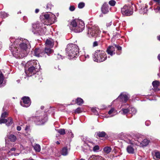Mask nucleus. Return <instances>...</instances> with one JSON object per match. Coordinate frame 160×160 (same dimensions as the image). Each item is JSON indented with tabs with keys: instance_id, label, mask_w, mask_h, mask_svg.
Wrapping results in <instances>:
<instances>
[{
	"instance_id": "nucleus-45",
	"label": "nucleus",
	"mask_w": 160,
	"mask_h": 160,
	"mask_svg": "<svg viewBox=\"0 0 160 160\" xmlns=\"http://www.w3.org/2000/svg\"><path fill=\"white\" fill-rule=\"evenodd\" d=\"M154 10L156 12L160 13V6H158L156 8H154Z\"/></svg>"
},
{
	"instance_id": "nucleus-50",
	"label": "nucleus",
	"mask_w": 160,
	"mask_h": 160,
	"mask_svg": "<svg viewBox=\"0 0 160 160\" xmlns=\"http://www.w3.org/2000/svg\"><path fill=\"white\" fill-rule=\"evenodd\" d=\"M75 9V7L73 6H71L69 8V10L71 11H73Z\"/></svg>"
},
{
	"instance_id": "nucleus-23",
	"label": "nucleus",
	"mask_w": 160,
	"mask_h": 160,
	"mask_svg": "<svg viewBox=\"0 0 160 160\" xmlns=\"http://www.w3.org/2000/svg\"><path fill=\"white\" fill-rule=\"evenodd\" d=\"M117 111L113 108H112L108 112V114L110 115L111 117H112L117 114Z\"/></svg>"
},
{
	"instance_id": "nucleus-42",
	"label": "nucleus",
	"mask_w": 160,
	"mask_h": 160,
	"mask_svg": "<svg viewBox=\"0 0 160 160\" xmlns=\"http://www.w3.org/2000/svg\"><path fill=\"white\" fill-rule=\"evenodd\" d=\"M84 6V3L82 2H81L78 4V7L79 8H82Z\"/></svg>"
},
{
	"instance_id": "nucleus-25",
	"label": "nucleus",
	"mask_w": 160,
	"mask_h": 160,
	"mask_svg": "<svg viewBox=\"0 0 160 160\" xmlns=\"http://www.w3.org/2000/svg\"><path fill=\"white\" fill-rule=\"evenodd\" d=\"M61 154L64 156H67L68 154V150L67 147L63 148L61 151Z\"/></svg>"
},
{
	"instance_id": "nucleus-53",
	"label": "nucleus",
	"mask_w": 160,
	"mask_h": 160,
	"mask_svg": "<svg viewBox=\"0 0 160 160\" xmlns=\"http://www.w3.org/2000/svg\"><path fill=\"white\" fill-rule=\"evenodd\" d=\"M96 156V155H92V156L88 159V160H96V159H95V158H94H94H92V157H93V156Z\"/></svg>"
},
{
	"instance_id": "nucleus-29",
	"label": "nucleus",
	"mask_w": 160,
	"mask_h": 160,
	"mask_svg": "<svg viewBox=\"0 0 160 160\" xmlns=\"http://www.w3.org/2000/svg\"><path fill=\"white\" fill-rule=\"evenodd\" d=\"M130 113L132 114V115L135 114L137 112V110L136 108L134 107H129Z\"/></svg>"
},
{
	"instance_id": "nucleus-41",
	"label": "nucleus",
	"mask_w": 160,
	"mask_h": 160,
	"mask_svg": "<svg viewBox=\"0 0 160 160\" xmlns=\"http://www.w3.org/2000/svg\"><path fill=\"white\" fill-rule=\"evenodd\" d=\"M8 115V113L6 112H4L3 113H2L1 118H5Z\"/></svg>"
},
{
	"instance_id": "nucleus-39",
	"label": "nucleus",
	"mask_w": 160,
	"mask_h": 160,
	"mask_svg": "<svg viewBox=\"0 0 160 160\" xmlns=\"http://www.w3.org/2000/svg\"><path fill=\"white\" fill-rule=\"evenodd\" d=\"M147 6H145V8H144L142 9L141 8V11H140L141 13L144 14L146 13L147 11Z\"/></svg>"
},
{
	"instance_id": "nucleus-16",
	"label": "nucleus",
	"mask_w": 160,
	"mask_h": 160,
	"mask_svg": "<svg viewBox=\"0 0 160 160\" xmlns=\"http://www.w3.org/2000/svg\"><path fill=\"white\" fill-rule=\"evenodd\" d=\"M13 123L12 119L11 118H9L8 119L5 118H0V123H6L7 126H10Z\"/></svg>"
},
{
	"instance_id": "nucleus-34",
	"label": "nucleus",
	"mask_w": 160,
	"mask_h": 160,
	"mask_svg": "<svg viewBox=\"0 0 160 160\" xmlns=\"http://www.w3.org/2000/svg\"><path fill=\"white\" fill-rule=\"evenodd\" d=\"M88 139L87 138V137H85V138H82V140L84 141V142L85 143V144H87L88 147H89L90 146V145L89 144V143L90 144L92 143V142H90L89 141L87 140V139Z\"/></svg>"
},
{
	"instance_id": "nucleus-59",
	"label": "nucleus",
	"mask_w": 160,
	"mask_h": 160,
	"mask_svg": "<svg viewBox=\"0 0 160 160\" xmlns=\"http://www.w3.org/2000/svg\"><path fill=\"white\" fill-rule=\"evenodd\" d=\"M39 10L38 9H36L35 10V12L36 13L39 12Z\"/></svg>"
},
{
	"instance_id": "nucleus-19",
	"label": "nucleus",
	"mask_w": 160,
	"mask_h": 160,
	"mask_svg": "<svg viewBox=\"0 0 160 160\" xmlns=\"http://www.w3.org/2000/svg\"><path fill=\"white\" fill-rule=\"evenodd\" d=\"M43 52L41 51V49L39 48L35 49L34 50L35 55L38 57H42L43 56Z\"/></svg>"
},
{
	"instance_id": "nucleus-43",
	"label": "nucleus",
	"mask_w": 160,
	"mask_h": 160,
	"mask_svg": "<svg viewBox=\"0 0 160 160\" xmlns=\"http://www.w3.org/2000/svg\"><path fill=\"white\" fill-rule=\"evenodd\" d=\"M99 149V147L98 145H96L93 148V151L94 152H97Z\"/></svg>"
},
{
	"instance_id": "nucleus-57",
	"label": "nucleus",
	"mask_w": 160,
	"mask_h": 160,
	"mask_svg": "<svg viewBox=\"0 0 160 160\" xmlns=\"http://www.w3.org/2000/svg\"><path fill=\"white\" fill-rule=\"evenodd\" d=\"M112 23V22L111 21L107 23V27L110 26L111 25Z\"/></svg>"
},
{
	"instance_id": "nucleus-28",
	"label": "nucleus",
	"mask_w": 160,
	"mask_h": 160,
	"mask_svg": "<svg viewBox=\"0 0 160 160\" xmlns=\"http://www.w3.org/2000/svg\"><path fill=\"white\" fill-rule=\"evenodd\" d=\"M33 147L35 151L39 152L40 151L41 147L39 144H35L33 146Z\"/></svg>"
},
{
	"instance_id": "nucleus-63",
	"label": "nucleus",
	"mask_w": 160,
	"mask_h": 160,
	"mask_svg": "<svg viewBox=\"0 0 160 160\" xmlns=\"http://www.w3.org/2000/svg\"><path fill=\"white\" fill-rule=\"evenodd\" d=\"M15 150V148H12L11 149V150L12 151H14Z\"/></svg>"
},
{
	"instance_id": "nucleus-64",
	"label": "nucleus",
	"mask_w": 160,
	"mask_h": 160,
	"mask_svg": "<svg viewBox=\"0 0 160 160\" xmlns=\"http://www.w3.org/2000/svg\"><path fill=\"white\" fill-rule=\"evenodd\" d=\"M158 39L160 41V35H159V36L157 37Z\"/></svg>"
},
{
	"instance_id": "nucleus-20",
	"label": "nucleus",
	"mask_w": 160,
	"mask_h": 160,
	"mask_svg": "<svg viewBox=\"0 0 160 160\" xmlns=\"http://www.w3.org/2000/svg\"><path fill=\"white\" fill-rule=\"evenodd\" d=\"M102 11L103 13L106 14L109 11V8L108 5L106 3H105L102 8Z\"/></svg>"
},
{
	"instance_id": "nucleus-2",
	"label": "nucleus",
	"mask_w": 160,
	"mask_h": 160,
	"mask_svg": "<svg viewBox=\"0 0 160 160\" xmlns=\"http://www.w3.org/2000/svg\"><path fill=\"white\" fill-rule=\"evenodd\" d=\"M66 51L70 59H73L79 56V48L76 44H71L68 45Z\"/></svg>"
},
{
	"instance_id": "nucleus-24",
	"label": "nucleus",
	"mask_w": 160,
	"mask_h": 160,
	"mask_svg": "<svg viewBox=\"0 0 160 160\" xmlns=\"http://www.w3.org/2000/svg\"><path fill=\"white\" fill-rule=\"evenodd\" d=\"M4 80V76L2 72L0 71V87H3L4 84L3 83Z\"/></svg>"
},
{
	"instance_id": "nucleus-8",
	"label": "nucleus",
	"mask_w": 160,
	"mask_h": 160,
	"mask_svg": "<svg viewBox=\"0 0 160 160\" xmlns=\"http://www.w3.org/2000/svg\"><path fill=\"white\" fill-rule=\"evenodd\" d=\"M100 31L98 27L96 25L91 26L89 25L87 31V35L88 37H96L99 34Z\"/></svg>"
},
{
	"instance_id": "nucleus-4",
	"label": "nucleus",
	"mask_w": 160,
	"mask_h": 160,
	"mask_svg": "<svg viewBox=\"0 0 160 160\" xmlns=\"http://www.w3.org/2000/svg\"><path fill=\"white\" fill-rule=\"evenodd\" d=\"M40 17L44 18V20L42 21V22L44 23V25H50L56 21L55 15L51 12L42 14Z\"/></svg>"
},
{
	"instance_id": "nucleus-30",
	"label": "nucleus",
	"mask_w": 160,
	"mask_h": 160,
	"mask_svg": "<svg viewBox=\"0 0 160 160\" xmlns=\"http://www.w3.org/2000/svg\"><path fill=\"white\" fill-rule=\"evenodd\" d=\"M121 114L123 115H126L130 112L129 108V109L122 108L121 111Z\"/></svg>"
},
{
	"instance_id": "nucleus-54",
	"label": "nucleus",
	"mask_w": 160,
	"mask_h": 160,
	"mask_svg": "<svg viewBox=\"0 0 160 160\" xmlns=\"http://www.w3.org/2000/svg\"><path fill=\"white\" fill-rule=\"evenodd\" d=\"M150 124V122L149 121H146L145 122V124L146 126H148Z\"/></svg>"
},
{
	"instance_id": "nucleus-6",
	"label": "nucleus",
	"mask_w": 160,
	"mask_h": 160,
	"mask_svg": "<svg viewBox=\"0 0 160 160\" xmlns=\"http://www.w3.org/2000/svg\"><path fill=\"white\" fill-rule=\"evenodd\" d=\"M43 23H36L33 24V32L34 34H38L42 35L46 32V27Z\"/></svg>"
},
{
	"instance_id": "nucleus-10",
	"label": "nucleus",
	"mask_w": 160,
	"mask_h": 160,
	"mask_svg": "<svg viewBox=\"0 0 160 160\" xmlns=\"http://www.w3.org/2000/svg\"><path fill=\"white\" fill-rule=\"evenodd\" d=\"M30 119L34 122L36 124L41 125L46 122L47 120V118L46 116L42 119V117L37 116L31 118Z\"/></svg>"
},
{
	"instance_id": "nucleus-3",
	"label": "nucleus",
	"mask_w": 160,
	"mask_h": 160,
	"mask_svg": "<svg viewBox=\"0 0 160 160\" xmlns=\"http://www.w3.org/2000/svg\"><path fill=\"white\" fill-rule=\"evenodd\" d=\"M30 47V43L27 40L21 38V58L27 56Z\"/></svg>"
},
{
	"instance_id": "nucleus-47",
	"label": "nucleus",
	"mask_w": 160,
	"mask_h": 160,
	"mask_svg": "<svg viewBox=\"0 0 160 160\" xmlns=\"http://www.w3.org/2000/svg\"><path fill=\"white\" fill-rule=\"evenodd\" d=\"M114 46L115 48H116L119 51L121 50H122L121 47L118 45H116V44H114Z\"/></svg>"
},
{
	"instance_id": "nucleus-38",
	"label": "nucleus",
	"mask_w": 160,
	"mask_h": 160,
	"mask_svg": "<svg viewBox=\"0 0 160 160\" xmlns=\"http://www.w3.org/2000/svg\"><path fill=\"white\" fill-rule=\"evenodd\" d=\"M1 14L2 18H5L8 16V14L5 12H1Z\"/></svg>"
},
{
	"instance_id": "nucleus-7",
	"label": "nucleus",
	"mask_w": 160,
	"mask_h": 160,
	"mask_svg": "<svg viewBox=\"0 0 160 160\" xmlns=\"http://www.w3.org/2000/svg\"><path fill=\"white\" fill-rule=\"evenodd\" d=\"M107 58V54L103 50H97L93 54V60L96 62H101L104 61Z\"/></svg>"
},
{
	"instance_id": "nucleus-27",
	"label": "nucleus",
	"mask_w": 160,
	"mask_h": 160,
	"mask_svg": "<svg viewBox=\"0 0 160 160\" xmlns=\"http://www.w3.org/2000/svg\"><path fill=\"white\" fill-rule=\"evenodd\" d=\"M127 150L129 153L132 154L134 152V149L131 146H129L127 147Z\"/></svg>"
},
{
	"instance_id": "nucleus-1",
	"label": "nucleus",
	"mask_w": 160,
	"mask_h": 160,
	"mask_svg": "<svg viewBox=\"0 0 160 160\" xmlns=\"http://www.w3.org/2000/svg\"><path fill=\"white\" fill-rule=\"evenodd\" d=\"M70 29L75 32H82L85 28L83 21L80 19L72 20L69 26Z\"/></svg>"
},
{
	"instance_id": "nucleus-22",
	"label": "nucleus",
	"mask_w": 160,
	"mask_h": 160,
	"mask_svg": "<svg viewBox=\"0 0 160 160\" xmlns=\"http://www.w3.org/2000/svg\"><path fill=\"white\" fill-rule=\"evenodd\" d=\"M45 44L46 47H49L50 48H52L54 45V43L52 41L48 39L46 40Z\"/></svg>"
},
{
	"instance_id": "nucleus-15",
	"label": "nucleus",
	"mask_w": 160,
	"mask_h": 160,
	"mask_svg": "<svg viewBox=\"0 0 160 160\" xmlns=\"http://www.w3.org/2000/svg\"><path fill=\"white\" fill-rule=\"evenodd\" d=\"M16 140L17 138L15 135L10 134L7 135V137L5 138L6 145H8V142L9 141L12 142H14Z\"/></svg>"
},
{
	"instance_id": "nucleus-18",
	"label": "nucleus",
	"mask_w": 160,
	"mask_h": 160,
	"mask_svg": "<svg viewBox=\"0 0 160 160\" xmlns=\"http://www.w3.org/2000/svg\"><path fill=\"white\" fill-rule=\"evenodd\" d=\"M160 82L158 81H155L152 82V85L153 87V90L155 92H158L160 91V89L158 87L159 85Z\"/></svg>"
},
{
	"instance_id": "nucleus-9",
	"label": "nucleus",
	"mask_w": 160,
	"mask_h": 160,
	"mask_svg": "<svg viewBox=\"0 0 160 160\" xmlns=\"http://www.w3.org/2000/svg\"><path fill=\"white\" fill-rule=\"evenodd\" d=\"M22 64L24 66L25 70H26V68L29 67H35V66H36L37 67L40 68V67L38 61L35 60H30L26 63L24 62H22Z\"/></svg>"
},
{
	"instance_id": "nucleus-32",
	"label": "nucleus",
	"mask_w": 160,
	"mask_h": 160,
	"mask_svg": "<svg viewBox=\"0 0 160 160\" xmlns=\"http://www.w3.org/2000/svg\"><path fill=\"white\" fill-rule=\"evenodd\" d=\"M76 103L78 105H81L83 103V101L81 98H78L76 99Z\"/></svg>"
},
{
	"instance_id": "nucleus-31",
	"label": "nucleus",
	"mask_w": 160,
	"mask_h": 160,
	"mask_svg": "<svg viewBox=\"0 0 160 160\" xmlns=\"http://www.w3.org/2000/svg\"><path fill=\"white\" fill-rule=\"evenodd\" d=\"M111 148L110 147H106L103 148L104 152L107 154L109 153L111 151Z\"/></svg>"
},
{
	"instance_id": "nucleus-36",
	"label": "nucleus",
	"mask_w": 160,
	"mask_h": 160,
	"mask_svg": "<svg viewBox=\"0 0 160 160\" xmlns=\"http://www.w3.org/2000/svg\"><path fill=\"white\" fill-rule=\"evenodd\" d=\"M53 7V6L51 3H48L47 4L46 6V9L48 11H49Z\"/></svg>"
},
{
	"instance_id": "nucleus-11",
	"label": "nucleus",
	"mask_w": 160,
	"mask_h": 160,
	"mask_svg": "<svg viewBox=\"0 0 160 160\" xmlns=\"http://www.w3.org/2000/svg\"><path fill=\"white\" fill-rule=\"evenodd\" d=\"M28 71L27 72L26 70H25V74L28 77L32 76V75L36 74V72L38 71L39 67H37L35 66V67H28Z\"/></svg>"
},
{
	"instance_id": "nucleus-44",
	"label": "nucleus",
	"mask_w": 160,
	"mask_h": 160,
	"mask_svg": "<svg viewBox=\"0 0 160 160\" xmlns=\"http://www.w3.org/2000/svg\"><path fill=\"white\" fill-rule=\"evenodd\" d=\"M109 4L112 6H114L115 5L116 3V2L114 0H111L109 2Z\"/></svg>"
},
{
	"instance_id": "nucleus-61",
	"label": "nucleus",
	"mask_w": 160,
	"mask_h": 160,
	"mask_svg": "<svg viewBox=\"0 0 160 160\" xmlns=\"http://www.w3.org/2000/svg\"><path fill=\"white\" fill-rule=\"evenodd\" d=\"M17 130L19 131H20V127L19 126L17 127Z\"/></svg>"
},
{
	"instance_id": "nucleus-56",
	"label": "nucleus",
	"mask_w": 160,
	"mask_h": 160,
	"mask_svg": "<svg viewBox=\"0 0 160 160\" xmlns=\"http://www.w3.org/2000/svg\"><path fill=\"white\" fill-rule=\"evenodd\" d=\"M98 45V42H94L93 43V46L94 47L97 46Z\"/></svg>"
},
{
	"instance_id": "nucleus-52",
	"label": "nucleus",
	"mask_w": 160,
	"mask_h": 160,
	"mask_svg": "<svg viewBox=\"0 0 160 160\" xmlns=\"http://www.w3.org/2000/svg\"><path fill=\"white\" fill-rule=\"evenodd\" d=\"M58 59H63V57L61 55H59V54H58Z\"/></svg>"
},
{
	"instance_id": "nucleus-26",
	"label": "nucleus",
	"mask_w": 160,
	"mask_h": 160,
	"mask_svg": "<svg viewBox=\"0 0 160 160\" xmlns=\"http://www.w3.org/2000/svg\"><path fill=\"white\" fill-rule=\"evenodd\" d=\"M149 140L147 139H144L141 143V144L142 146H146L149 144Z\"/></svg>"
},
{
	"instance_id": "nucleus-5",
	"label": "nucleus",
	"mask_w": 160,
	"mask_h": 160,
	"mask_svg": "<svg viewBox=\"0 0 160 160\" xmlns=\"http://www.w3.org/2000/svg\"><path fill=\"white\" fill-rule=\"evenodd\" d=\"M20 39L15 40L13 42L14 45L12 43L9 47V50L12 52L13 56L17 58H19L20 57V50L19 48L20 45Z\"/></svg>"
},
{
	"instance_id": "nucleus-40",
	"label": "nucleus",
	"mask_w": 160,
	"mask_h": 160,
	"mask_svg": "<svg viewBox=\"0 0 160 160\" xmlns=\"http://www.w3.org/2000/svg\"><path fill=\"white\" fill-rule=\"evenodd\" d=\"M67 132H68L67 133L69 137L73 138V134L71 130H68L67 131Z\"/></svg>"
},
{
	"instance_id": "nucleus-62",
	"label": "nucleus",
	"mask_w": 160,
	"mask_h": 160,
	"mask_svg": "<svg viewBox=\"0 0 160 160\" xmlns=\"http://www.w3.org/2000/svg\"><path fill=\"white\" fill-rule=\"evenodd\" d=\"M29 129V127H26L25 129L26 131H27L28 129Z\"/></svg>"
},
{
	"instance_id": "nucleus-33",
	"label": "nucleus",
	"mask_w": 160,
	"mask_h": 160,
	"mask_svg": "<svg viewBox=\"0 0 160 160\" xmlns=\"http://www.w3.org/2000/svg\"><path fill=\"white\" fill-rule=\"evenodd\" d=\"M97 135L99 137H103L106 135V133L103 131L97 132Z\"/></svg>"
},
{
	"instance_id": "nucleus-35",
	"label": "nucleus",
	"mask_w": 160,
	"mask_h": 160,
	"mask_svg": "<svg viewBox=\"0 0 160 160\" xmlns=\"http://www.w3.org/2000/svg\"><path fill=\"white\" fill-rule=\"evenodd\" d=\"M92 158H95L96 160H106L103 158L99 156H94L92 157Z\"/></svg>"
},
{
	"instance_id": "nucleus-60",
	"label": "nucleus",
	"mask_w": 160,
	"mask_h": 160,
	"mask_svg": "<svg viewBox=\"0 0 160 160\" xmlns=\"http://www.w3.org/2000/svg\"><path fill=\"white\" fill-rule=\"evenodd\" d=\"M153 1L157 2L158 3H160V0H153Z\"/></svg>"
},
{
	"instance_id": "nucleus-49",
	"label": "nucleus",
	"mask_w": 160,
	"mask_h": 160,
	"mask_svg": "<svg viewBox=\"0 0 160 160\" xmlns=\"http://www.w3.org/2000/svg\"><path fill=\"white\" fill-rule=\"evenodd\" d=\"M92 111L94 113V114L96 115L98 114V112L94 108L92 109Z\"/></svg>"
},
{
	"instance_id": "nucleus-48",
	"label": "nucleus",
	"mask_w": 160,
	"mask_h": 160,
	"mask_svg": "<svg viewBox=\"0 0 160 160\" xmlns=\"http://www.w3.org/2000/svg\"><path fill=\"white\" fill-rule=\"evenodd\" d=\"M75 112L79 113L82 112L81 108H77L75 111Z\"/></svg>"
},
{
	"instance_id": "nucleus-46",
	"label": "nucleus",
	"mask_w": 160,
	"mask_h": 160,
	"mask_svg": "<svg viewBox=\"0 0 160 160\" xmlns=\"http://www.w3.org/2000/svg\"><path fill=\"white\" fill-rule=\"evenodd\" d=\"M155 155L156 158L157 159H160V152H155Z\"/></svg>"
},
{
	"instance_id": "nucleus-14",
	"label": "nucleus",
	"mask_w": 160,
	"mask_h": 160,
	"mask_svg": "<svg viewBox=\"0 0 160 160\" xmlns=\"http://www.w3.org/2000/svg\"><path fill=\"white\" fill-rule=\"evenodd\" d=\"M121 12L123 15L126 16H130L132 13V11L130 10V7L124 6L121 9Z\"/></svg>"
},
{
	"instance_id": "nucleus-37",
	"label": "nucleus",
	"mask_w": 160,
	"mask_h": 160,
	"mask_svg": "<svg viewBox=\"0 0 160 160\" xmlns=\"http://www.w3.org/2000/svg\"><path fill=\"white\" fill-rule=\"evenodd\" d=\"M57 131L61 135H64L65 133V130L64 129H58Z\"/></svg>"
},
{
	"instance_id": "nucleus-12",
	"label": "nucleus",
	"mask_w": 160,
	"mask_h": 160,
	"mask_svg": "<svg viewBox=\"0 0 160 160\" xmlns=\"http://www.w3.org/2000/svg\"><path fill=\"white\" fill-rule=\"evenodd\" d=\"M128 96V94L126 93H122L116 100H120V101L125 103L129 98Z\"/></svg>"
},
{
	"instance_id": "nucleus-21",
	"label": "nucleus",
	"mask_w": 160,
	"mask_h": 160,
	"mask_svg": "<svg viewBox=\"0 0 160 160\" xmlns=\"http://www.w3.org/2000/svg\"><path fill=\"white\" fill-rule=\"evenodd\" d=\"M50 48H48L46 47L45 49L44 52H43V55L45 54H46L48 55L49 56L53 52V50L51 49Z\"/></svg>"
},
{
	"instance_id": "nucleus-55",
	"label": "nucleus",
	"mask_w": 160,
	"mask_h": 160,
	"mask_svg": "<svg viewBox=\"0 0 160 160\" xmlns=\"http://www.w3.org/2000/svg\"><path fill=\"white\" fill-rule=\"evenodd\" d=\"M23 19L24 22H26L27 21V18L26 16H24L23 17Z\"/></svg>"
},
{
	"instance_id": "nucleus-58",
	"label": "nucleus",
	"mask_w": 160,
	"mask_h": 160,
	"mask_svg": "<svg viewBox=\"0 0 160 160\" xmlns=\"http://www.w3.org/2000/svg\"><path fill=\"white\" fill-rule=\"evenodd\" d=\"M128 142L132 144H133V142L132 140H131L130 139H129V141Z\"/></svg>"
},
{
	"instance_id": "nucleus-51",
	"label": "nucleus",
	"mask_w": 160,
	"mask_h": 160,
	"mask_svg": "<svg viewBox=\"0 0 160 160\" xmlns=\"http://www.w3.org/2000/svg\"><path fill=\"white\" fill-rule=\"evenodd\" d=\"M83 57L85 58V59H86L87 58H89V55L88 54H85L84 55L82 56L81 58H82Z\"/></svg>"
},
{
	"instance_id": "nucleus-17",
	"label": "nucleus",
	"mask_w": 160,
	"mask_h": 160,
	"mask_svg": "<svg viewBox=\"0 0 160 160\" xmlns=\"http://www.w3.org/2000/svg\"><path fill=\"white\" fill-rule=\"evenodd\" d=\"M115 48L114 46H109L107 49V52L108 54L110 55L111 56H112L113 55H114L115 52Z\"/></svg>"
},
{
	"instance_id": "nucleus-13",
	"label": "nucleus",
	"mask_w": 160,
	"mask_h": 160,
	"mask_svg": "<svg viewBox=\"0 0 160 160\" xmlns=\"http://www.w3.org/2000/svg\"><path fill=\"white\" fill-rule=\"evenodd\" d=\"M23 103H21V105L25 107H29L31 104L29 98L28 97L24 96L22 98Z\"/></svg>"
}]
</instances>
